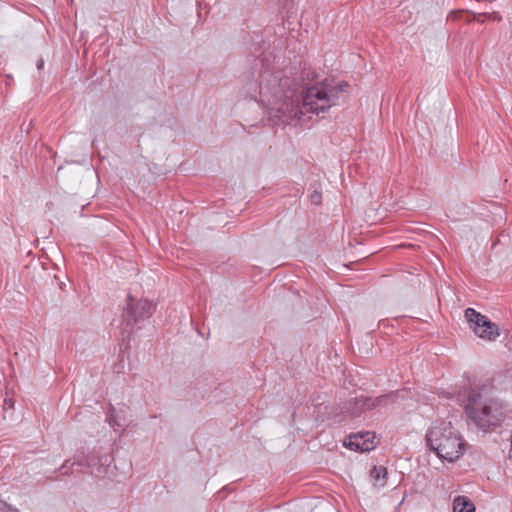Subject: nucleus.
I'll list each match as a JSON object with an SVG mask.
<instances>
[{
	"mask_svg": "<svg viewBox=\"0 0 512 512\" xmlns=\"http://www.w3.org/2000/svg\"><path fill=\"white\" fill-rule=\"evenodd\" d=\"M316 78L313 71H303L301 77L291 78L265 70L255 82L248 84L247 92L251 99L285 123L300 119L305 113L319 115L328 111L337 105L340 94L348 87L347 82L332 84L328 79L310 85Z\"/></svg>",
	"mask_w": 512,
	"mask_h": 512,
	"instance_id": "obj_1",
	"label": "nucleus"
},
{
	"mask_svg": "<svg viewBox=\"0 0 512 512\" xmlns=\"http://www.w3.org/2000/svg\"><path fill=\"white\" fill-rule=\"evenodd\" d=\"M488 385H476L469 388L466 396L465 413L471 422L483 433L502 434L503 425H509L507 404L491 395Z\"/></svg>",
	"mask_w": 512,
	"mask_h": 512,
	"instance_id": "obj_2",
	"label": "nucleus"
},
{
	"mask_svg": "<svg viewBox=\"0 0 512 512\" xmlns=\"http://www.w3.org/2000/svg\"><path fill=\"white\" fill-rule=\"evenodd\" d=\"M426 445L441 459L457 461L465 451L466 442L451 422H441L430 428L425 436Z\"/></svg>",
	"mask_w": 512,
	"mask_h": 512,
	"instance_id": "obj_3",
	"label": "nucleus"
},
{
	"mask_svg": "<svg viewBox=\"0 0 512 512\" xmlns=\"http://www.w3.org/2000/svg\"><path fill=\"white\" fill-rule=\"evenodd\" d=\"M154 313V305L147 299L136 300L132 295L127 296L126 305L123 308L121 326L129 335L134 327L142 320L150 318Z\"/></svg>",
	"mask_w": 512,
	"mask_h": 512,
	"instance_id": "obj_4",
	"label": "nucleus"
},
{
	"mask_svg": "<svg viewBox=\"0 0 512 512\" xmlns=\"http://www.w3.org/2000/svg\"><path fill=\"white\" fill-rule=\"evenodd\" d=\"M464 316L469 327L478 337L488 341H494L500 335L498 325L475 309L467 308L464 312Z\"/></svg>",
	"mask_w": 512,
	"mask_h": 512,
	"instance_id": "obj_5",
	"label": "nucleus"
},
{
	"mask_svg": "<svg viewBox=\"0 0 512 512\" xmlns=\"http://www.w3.org/2000/svg\"><path fill=\"white\" fill-rule=\"evenodd\" d=\"M112 462V457L108 454L95 456L88 455L81 460H77L70 463V460H66L61 466L60 470H64L63 474H69L68 469L74 466L88 467L91 468V474L98 478H103L107 475L109 467Z\"/></svg>",
	"mask_w": 512,
	"mask_h": 512,
	"instance_id": "obj_6",
	"label": "nucleus"
},
{
	"mask_svg": "<svg viewBox=\"0 0 512 512\" xmlns=\"http://www.w3.org/2000/svg\"><path fill=\"white\" fill-rule=\"evenodd\" d=\"M374 433L369 431L349 435L344 440V446L353 451L366 452L374 448Z\"/></svg>",
	"mask_w": 512,
	"mask_h": 512,
	"instance_id": "obj_7",
	"label": "nucleus"
},
{
	"mask_svg": "<svg viewBox=\"0 0 512 512\" xmlns=\"http://www.w3.org/2000/svg\"><path fill=\"white\" fill-rule=\"evenodd\" d=\"M485 17V19L487 20H493V21H496V22H500L502 20V16L498 13V12H492V13H483V14H474V13H468L467 11H464V10H455V11H452L449 16H448V20H451V21H455V20H460V19H463L465 22H471L472 20H477L478 22H481L483 23L484 20H481L480 17Z\"/></svg>",
	"mask_w": 512,
	"mask_h": 512,
	"instance_id": "obj_8",
	"label": "nucleus"
},
{
	"mask_svg": "<svg viewBox=\"0 0 512 512\" xmlns=\"http://www.w3.org/2000/svg\"><path fill=\"white\" fill-rule=\"evenodd\" d=\"M344 409L347 413L356 417L366 410L373 409V404L370 401V397L361 396L345 403Z\"/></svg>",
	"mask_w": 512,
	"mask_h": 512,
	"instance_id": "obj_9",
	"label": "nucleus"
},
{
	"mask_svg": "<svg viewBox=\"0 0 512 512\" xmlns=\"http://www.w3.org/2000/svg\"><path fill=\"white\" fill-rule=\"evenodd\" d=\"M387 468L384 466H374L370 471V477L373 485L377 488H383L387 483Z\"/></svg>",
	"mask_w": 512,
	"mask_h": 512,
	"instance_id": "obj_10",
	"label": "nucleus"
},
{
	"mask_svg": "<svg viewBox=\"0 0 512 512\" xmlns=\"http://www.w3.org/2000/svg\"><path fill=\"white\" fill-rule=\"evenodd\" d=\"M454 512H475V505L466 496H458L453 502Z\"/></svg>",
	"mask_w": 512,
	"mask_h": 512,
	"instance_id": "obj_11",
	"label": "nucleus"
},
{
	"mask_svg": "<svg viewBox=\"0 0 512 512\" xmlns=\"http://www.w3.org/2000/svg\"><path fill=\"white\" fill-rule=\"evenodd\" d=\"M398 394V391H392L389 394H384L381 396H378L376 398L370 397V401L373 404V408L387 405V402L389 399H392V401L395 400L396 395Z\"/></svg>",
	"mask_w": 512,
	"mask_h": 512,
	"instance_id": "obj_12",
	"label": "nucleus"
},
{
	"mask_svg": "<svg viewBox=\"0 0 512 512\" xmlns=\"http://www.w3.org/2000/svg\"><path fill=\"white\" fill-rule=\"evenodd\" d=\"M107 421H108L109 425L114 430H116L117 428H120V427H122L124 425L119 420V418H118V416L116 414V409L112 405H110V407L108 409V412H107Z\"/></svg>",
	"mask_w": 512,
	"mask_h": 512,
	"instance_id": "obj_13",
	"label": "nucleus"
},
{
	"mask_svg": "<svg viewBox=\"0 0 512 512\" xmlns=\"http://www.w3.org/2000/svg\"><path fill=\"white\" fill-rule=\"evenodd\" d=\"M310 200H311V203L314 204V205H319L321 204V201H322V195L320 192L314 190L311 194H310Z\"/></svg>",
	"mask_w": 512,
	"mask_h": 512,
	"instance_id": "obj_14",
	"label": "nucleus"
},
{
	"mask_svg": "<svg viewBox=\"0 0 512 512\" xmlns=\"http://www.w3.org/2000/svg\"><path fill=\"white\" fill-rule=\"evenodd\" d=\"M13 406H14V401L11 398H6L4 400V407L13 408Z\"/></svg>",
	"mask_w": 512,
	"mask_h": 512,
	"instance_id": "obj_15",
	"label": "nucleus"
},
{
	"mask_svg": "<svg viewBox=\"0 0 512 512\" xmlns=\"http://www.w3.org/2000/svg\"><path fill=\"white\" fill-rule=\"evenodd\" d=\"M0 512H19V511L17 509H13L12 507L7 506L5 504V506L2 509H0Z\"/></svg>",
	"mask_w": 512,
	"mask_h": 512,
	"instance_id": "obj_16",
	"label": "nucleus"
},
{
	"mask_svg": "<svg viewBox=\"0 0 512 512\" xmlns=\"http://www.w3.org/2000/svg\"><path fill=\"white\" fill-rule=\"evenodd\" d=\"M43 65H44V61H43V59H39V60L37 61V68H38V69H41V68L43 67Z\"/></svg>",
	"mask_w": 512,
	"mask_h": 512,
	"instance_id": "obj_17",
	"label": "nucleus"
},
{
	"mask_svg": "<svg viewBox=\"0 0 512 512\" xmlns=\"http://www.w3.org/2000/svg\"><path fill=\"white\" fill-rule=\"evenodd\" d=\"M508 440L510 441V446H511V450H512V428H511Z\"/></svg>",
	"mask_w": 512,
	"mask_h": 512,
	"instance_id": "obj_18",
	"label": "nucleus"
}]
</instances>
